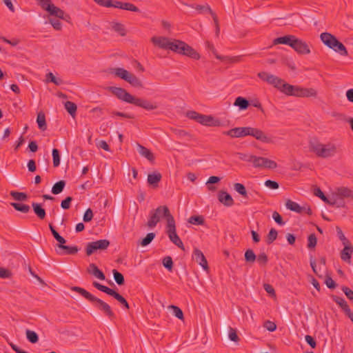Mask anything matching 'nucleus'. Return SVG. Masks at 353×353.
Instances as JSON below:
<instances>
[{
  "label": "nucleus",
  "instance_id": "obj_27",
  "mask_svg": "<svg viewBox=\"0 0 353 353\" xmlns=\"http://www.w3.org/2000/svg\"><path fill=\"white\" fill-rule=\"evenodd\" d=\"M223 333L224 335L226 333H228V336L232 341L237 343L240 340L239 337L238 336V335L236 334V330L230 326H227L225 325H223Z\"/></svg>",
  "mask_w": 353,
  "mask_h": 353
},
{
  "label": "nucleus",
  "instance_id": "obj_55",
  "mask_svg": "<svg viewBox=\"0 0 353 353\" xmlns=\"http://www.w3.org/2000/svg\"><path fill=\"white\" fill-rule=\"evenodd\" d=\"M155 237V234L150 232L147 234L146 236L140 241V245L142 246H146L149 245Z\"/></svg>",
  "mask_w": 353,
  "mask_h": 353
},
{
  "label": "nucleus",
  "instance_id": "obj_1",
  "mask_svg": "<svg viewBox=\"0 0 353 353\" xmlns=\"http://www.w3.org/2000/svg\"><path fill=\"white\" fill-rule=\"evenodd\" d=\"M110 90L119 99L125 102L141 107L147 110H152L157 108V105L150 103L146 99L136 98L122 88L110 87Z\"/></svg>",
  "mask_w": 353,
  "mask_h": 353
},
{
  "label": "nucleus",
  "instance_id": "obj_3",
  "mask_svg": "<svg viewBox=\"0 0 353 353\" xmlns=\"http://www.w3.org/2000/svg\"><path fill=\"white\" fill-rule=\"evenodd\" d=\"M310 151L317 157L327 159L334 157L338 152L337 146L331 142L322 143L317 139H311L309 142Z\"/></svg>",
  "mask_w": 353,
  "mask_h": 353
},
{
  "label": "nucleus",
  "instance_id": "obj_62",
  "mask_svg": "<svg viewBox=\"0 0 353 353\" xmlns=\"http://www.w3.org/2000/svg\"><path fill=\"white\" fill-rule=\"evenodd\" d=\"M336 232L339 239L343 242V245L350 243L349 241L347 239V238L345 236L343 231L339 227H336Z\"/></svg>",
  "mask_w": 353,
  "mask_h": 353
},
{
  "label": "nucleus",
  "instance_id": "obj_54",
  "mask_svg": "<svg viewBox=\"0 0 353 353\" xmlns=\"http://www.w3.org/2000/svg\"><path fill=\"white\" fill-rule=\"evenodd\" d=\"M188 222L194 225H203L205 221L202 216H192L190 217Z\"/></svg>",
  "mask_w": 353,
  "mask_h": 353
},
{
  "label": "nucleus",
  "instance_id": "obj_37",
  "mask_svg": "<svg viewBox=\"0 0 353 353\" xmlns=\"http://www.w3.org/2000/svg\"><path fill=\"white\" fill-rule=\"evenodd\" d=\"M217 59L221 60L222 61L234 63H239L242 61V56H235V57H223V56H217Z\"/></svg>",
  "mask_w": 353,
  "mask_h": 353
},
{
  "label": "nucleus",
  "instance_id": "obj_45",
  "mask_svg": "<svg viewBox=\"0 0 353 353\" xmlns=\"http://www.w3.org/2000/svg\"><path fill=\"white\" fill-rule=\"evenodd\" d=\"M38 4L41 6V8L47 11L48 12L52 9L54 4L51 2L50 0H37Z\"/></svg>",
  "mask_w": 353,
  "mask_h": 353
},
{
  "label": "nucleus",
  "instance_id": "obj_41",
  "mask_svg": "<svg viewBox=\"0 0 353 353\" xmlns=\"http://www.w3.org/2000/svg\"><path fill=\"white\" fill-rule=\"evenodd\" d=\"M221 179L219 176H210L208 181L206 182L207 188L208 190L214 192L216 190V188L211 184L216 183L219 182Z\"/></svg>",
  "mask_w": 353,
  "mask_h": 353
},
{
  "label": "nucleus",
  "instance_id": "obj_29",
  "mask_svg": "<svg viewBox=\"0 0 353 353\" xmlns=\"http://www.w3.org/2000/svg\"><path fill=\"white\" fill-rule=\"evenodd\" d=\"M295 38L294 35L289 34L283 37H278L273 41L274 45L285 44L292 47V43Z\"/></svg>",
  "mask_w": 353,
  "mask_h": 353
},
{
  "label": "nucleus",
  "instance_id": "obj_47",
  "mask_svg": "<svg viewBox=\"0 0 353 353\" xmlns=\"http://www.w3.org/2000/svg\"><path fill=\"white\" fill-rule=\"evenodd\" d=\"M28 340L32 343H36L39 341V336L37 334L32 330H27L26 332Z\"/></svg>",
  "mask_w": 353,
  "mask_h": 353
},
{
  "label": "nucleus",
  "instance_id": "obj_2",
  "mask_svg": "<svg viewBox=\"0 0 353 353\" xmlns=\"http://www.w3.org/2000/svg\"><path fill=\"white\" fill-rule=\"evenodd\" d=\"M71 290L80 294L82 296L92 303L94 307L103 312L108 319H113L115 317V314L109 304L94 296L85 289L74 286L71 288Z\"/></svg>",
  "mask_w": 353,
  "mask_h": 353
},
{
  "label": "nucleus",
  "instance_id": "obj_15",
  "mask_svg": "<svg viewBox=\"0 0 353 353\" xmlns=\"http://www.w3.org/2000/svg\"><path fill=\"white\" fill-rule=\"evenodd\" d=\"M250 127H238L232 128L223 132L224 134L232 138H239L249 136Z\"/></svg>",
  "mask_w": 353,
  "mask_h": 353
},
{
  "label": "nucleus",
  "instance_id": "obj_43",
  "mask_svg": "<svg viewBox=\"0 0 353 353\" xmlns=\"http://www.w3.org/2000/svg\"><path fill=\"white\" fill-rule=\"evenodd\" d=\"M278 232L276 229L271 228L267 235L266 243L268 245L272 244L277 238Z\"/></svg>",
  "mask_w": 353,
  "mask_h": 353
},
{
  "label": "nucleus",
  "instance_id": "obj_60",
  "mask_svg": "<svg viewBox=\"0 0 353 353\" xmlns=\"http://www.w3.org/2000/svg\"><path fill=\"white\" fill-rule=\"evenodd\" d=\"M172 131L179 138H183V137H190L189 133L188 132L183 130L174 128V129H172Z\"/></svg>",
  "mask_w": 353,
  "mask_h": 353
},
{
  "label": "nucleus",
  "instance_id": "obj_63",
  "mask_svg": "<svg viewBox=\"0 0 353 353\" xmlns=\"http://www.w3.org/2000/svg\"><path fill=\"white\" fill-rule=\"evenodd\" d=\"M72 201V197L67 196L64 200H63L61 203V207L64 210H68L70 207V203Z\"/></svg>",
  "mask_w": 353,
  "mask_h": 353
},
{
  "label": "nucleus",
  "instance_id": "obj_38",
  "mask_svg": "<svg viewBox=\"0 0 353 353\" xmlns=\"http://www.w3.org/2000/svg\"><path fill=\"white\" fill-rule=\"evenodd\" d=\"M65 185V181L63 180H61L57 183H55L52 188V192L54 194H60L64 189Z\"/></svg>",
  "mask_w": 353,
  "mask_h": 353
},
{
  "label": "nucleus",
  "instance_id": "obj_18",
  "mask_svg": "<svg viewBox=\"0 0 353 353\" xmlns=\"http://www.w3.org/2000/svg\"><path fill=\"white\" fill-rule=\"evenodd\" d=\"M192 259L204 270H208L209 267L203 253L198 248H194Z\"/></svg>",
  "mask_w": 353,
  "mask_h": 353
},
{
  "label": "nucleus",
  "instance_id": "obj_58",
  "mask_svg": "<svg viewBox=\"0 0 353 353\" xmlns=\"http://www.w3.org/2000/svg\"><path fill=\"white\" fill-rule=\"evenodd\" d=\"M163 265L165 268L171 271L173 268V261L172 257L170 256L164 257L163 259Z\"/></svg>",
  "mask_w": 353,
  "mask_h": 353
},
{
  "label": "nucleus",
  "instance_id": "obj_33",
  "mask_svg": "<svg viewBox=\"0 0 353 353\" xmlns=\"http://www.w3.org/2000/svg\"><path fill=\"white\" fill-rule=\"evenodd\" d=\"M32 206L34 213L39 219H43L46 217V210L42 208L41 204L32 203Z\"/></svg>",
  "mask_w": 353,
  "mask_h": 353
},
{
  "label": "nucleus",
  "instance_id": "obj_53",
  "mask_svg": "<svg viewBox=\"0 0 353 353\" xmlns=\"http://www.w3.org/2000/svg\"><path fill=\"white\" fill-rule=\"evenodd\" d=\"M195 9L198 10L199 12H208L212 17L216 15L214 12L212 11L211 8L208 6H201V5H196L195 7Z\"/></svg>",
  "mask_w": 353,
  "mask_h": 353
},
{
  "label": "nucleus",
  "instance_id": "obj_42",
  "mask_svg": "<svg viewBox=\"0 0 353 353\" xmlns=\"http://www.w3.org/2000/svg\"><path fill=\"white\" fill-rule=\"evenodd\" d=\"M11 205L17 211L23 213H28L30 211V206L20 203H12Z\"/></svg>",
  "mask_w": 353,
  "mask_h": 353
},
{
  "label": "nucleus",
  "instance_id": "obj_40",
  "mask_svg": "<svg viewBox=\"0 0 353 353\" xmlns=\"http://www.w3.org/2000/svg\"><path fill=\"white\" fill-rule=\"evenodd\" d=\"M50 15L57 17L59 19H65V12L63 10L60 9L59 8L55 6L54 5L52 7V9L48 12Z\"/></svg>",
  "mask_w": 353,
  "mask_h": 353
},
{
  "label": "nucleus",
  "instance_id": "obj_7",
  "mask_svg": "<svg viewBox=\"0 0 353 353\" xmlns=\"http://www.w3.org/2000/svg\"><path fill=\"white\" fill-rule=\"evenodd\" d=\"M186 117L203 125L219 126L221 124L220 121L215 119L212 116L202 114L193 110L188 111L186 112Z\"/></svg>",
  "mask_w": 353,
  "mask_h": 353
},
{
  "label": "nucleus",
  "instance_id": "obj_21",
  "mask_svg": "<svg viewBox=\"0 0 353 353\" xmlns=\"http://www.w3.org/2000/svg\"><path fill=\"white\" fill-rule=\"evenodd\" d=\"M56 248V252L58 254H70V255H74L76 254L78 251L79 248L77 246H68L65 245H57Z\"/></svg>",
  "mask_w": 353,
  "mask_h": 353
},
{
  "label": "nucleus",
  "instance_id": "obj_22",
  "mask_svg": "<svg viewBox=\"0 0 353 353\" xmlns=\"http://www.w3.org/2000/svg\"><path fill=\"white\" fill-rule=\"evenodd\" d=\"M317 91L312 88H307L299 86L296 97H316Z\"/></svg>",
  "mask_w": 353,
  "mask_h": 353
},
{
  "label": "nucleus",
  "instance_id": "obj_36",
  "mask_svg": "<svg viewBox=\"0 0 353 353\" xmlns=\"http://www.w3.org/2000/svg\"><path fill=\"white\" fill-rule=\"evenodd\" d=\"M37 122L38 123L39 128L44 131L47 128V124L46 121L45 114L43 112H39L37 114Z\"/></svg>",
  "mask_w": 353,
  "mask_h": 353
},
{
  "label": "nucleus",
  "instance_id": "obj_9",
  "mask_svg": "<svg viewBox=\"0 0 353 353\" xmlns=\"http://www.w3.org/2000/svg\"><path fill=\"white\" fill-rule=\"evenodd\" d=\"M166 234H168L170 240L176 245L178 248L185 250L183 243L178 234H176V225L174 219L170 220L168 224L166 225Z\"/></svg>",
  "mask_w": 353,
  "mask_h": 353
},
{
  "label": "nucleus",
  "instance_id": "obj_48",
  "mask_svg": "<svg viewBox=\"0 0 353 353\" xmlns=\"http://www.w3.org/2000/svg\"><path fill=\"white\" fill-rule=\"evenodd\" d=\"M112 274H113L114 279L118 285H122L124 284V283H125L124 276L121 272H119L117 270H113Z\"/></svg>",
  "mask_w": 353,
  "mask_h": 353
},
{
  "label": "nucleus",
  "instance_id": "obj_31",
  "mask_svg": "<svg viewBox=\"0 0 353 353\" xmlns=\"http://www.w3.org/2000/svg\"><path fill=\"white\" fill-rule=\"evenodd\" d=\"M285 206L291 211L296 212L297 213H301L303 210V208L301 207L297 203L290 199H288L286 201Z\"/></svg>",
  "mask_w": 353,
  "mask_h": 353
},
{
  "label": "nucleus",
  "instance_id": "obj_56",
  "mask_svg": "<svg viewBox=\"0 0 353 353\" xmlns=\"http://www.w3.org/2000/svg\"><path fill=\"white\" fill-rule=\"evenodd\" d=\"M54 167H58L60 164L59 151L57 148H54L52 152Z\"/></svg>",
  "mask_w": 353,
  "mask_h": 353
},
{
  "label": "nucleus",
  "instance_id": "obj_5",
  "mask_svg": "<svg viewBox=\"0 0 353 353\" xmlns=\"http://www.w3.org/2000/svg\"><path fill=\"white\" fill-rule=\"evenodd\" d=\"M321 41L329 48L334 52L339 53L342 56H347L348 52L345 46L340 42L336 37L329 33L323 32L320 35Z\"/></svg>",
  "mask_w": 353,
  "mask_h": 353
},
{
  "label": "nucleus",
  "instance_id": "obj_28",
  "mask_svg": "<svg viewBox=\"0 0 353 353\" xmlns=\"http://www.w3.org/2000/svg\"><path fill=\"white\" fill-rule=\"evenodd\" d=\"M137 150L140 155L146 158L149 161L153 162L154 161L153 153L147 148L137 143Z\"/></svg>",
  "mask_w": 353,
  "mask_h": 353
},
{
  "label": "nucleus",
  "instance_id": "obj_8",
  "mask_svg": "<svg viewBox=\"0 0 353 353\" xmlns=\"http://www.w3.org/2000/svg\"><path fill=\"white\" fill-rule=\"evenodd\" d=\"M92 285L97 290L106 293L107 294L113 296L117 301H118L125 309H129L130 306L126 299L121 296L120 294L114 291V290L109 288L108 287L101 285V283L94 281Z\"/></svg>",
  "mask_w": 353,
  "mask_h": 353
},
{
  "label": "nucleus",
  "instance_id": "obj_25",
  "mask_svg": "<svg viewBox=\"0 0 353 353\" xmlns=\"http://www.w3.org/2000/svg\"><path fill=\"white\" fill-rule=\"evenodd\" d=\"M162 178L161 174L159 172H154L153 173L148 175L147 181L149 185L153 188H157L159 186V183Z\"/></svg>",
  "mask_w": 353,
  "mask_h": 353
},
{
  "label": "nucleus",
  "instance_id": "obj_39",
  "mask_svg": "<svg viewBox=\"0 0 353 353\" xmlns=\"http://www.w3.org/2000/svg\"><path fill=\"white\" fill-rule=\"evenodd\" d=\"M64 105H65V108L66 109L68 112L72 117H74V116L76 115L77 110V105L72 101H68L65 103Z\"/></svg>",
  "mask_w": 353,
  "mask_h": 353
},
{
  "label": "nucleus",
  "instance_id": "obj_4",
  "mask_svg": "<svg viewBox=\"0 0 353 353\" xmlns=\"http://www.w3.org/2000/svg\"><path fill=\"white\" fill-rule=\"evenodd\" d=\"M151 42L161 49L170 50L177 54L184 43L183 41L165 37H153Z\"/></svg>",
  "mask_w": 353,
  "mask_h": 353
},
{
  "label": "nucleus",
  "instance_id": "obj_44",
  "mask_svg": "<svg viewBox=\"0 0 353 353\" xmlns=\"http://www.w3.org/2000/svg\"><path fill=\"white\" fill-rule=\"evenodd\" d=\"M114 73L117 77L126 81L130 72L123 68H117L114 69Z\"/></svg>",
  "mask_w": 353,
  "mask_h": 353
},
{
  "label": "nucleus",
  "instance_id": "obj_19",
  "mask_svg": "<svg viewBox=\"0 0 353 353\" xmlns=\"http://www.w3.org/2000/svg\"><path fill=\"white\" fill-rule=\"evenodd\" d=\"M112 7L116 8H120L122 10H125L131 12H139L140 10L138 7L134 6L133 3L128 2H121L119 1H112Z\"/></svg>",
  "mask_w": 353,
  "mask_h": 353
},
{
  "label": "nucleus",
  "instance_id": "obj_24",
  "mask_svg": "<svg viewBox=\"0 0 353 353\" xmlns=\"http://www.w3.org/2000/svg\"><path fill=\"white\" fill-rule=\"evenodd\" d=\"M87 272L88 274L93 275L94 277L100 279L105 280V276L104 273L99 269V268L94 263H90L87 268Z\"/></svg>",
  "mask_w": 353,
  "mask_h": 353
},
{
  "label": "nucleus",
  "instance_id": "obj_52",
  "mask_svg": "<svg viewBox=\"0 0 353 353\" xmlns=\"http://www.w3.org/2000/svg\"><path fill=\"white\" fill-rule=\"evenodd\" d=\"M10 195L17 201H26L28 199V196L24 192H15L12 191L10 192Z\"/></svg>",
  "mask_w": 353,
  "mask_h": 353
},
{
  "label": "nucleus",
  "instance_id": "obj_10",
  "mask_svg": "<svg viewBox=\"0 0 353 353\" xmlns=\"http://www.w3.org/2000/svg\"><path fill=\"white\" fill-rule=\"evenodd\" d=\"M110 243L108 239H101L90 242L86 245L85 253L88 256H90L97 250H105L109 247Z\"/></svg>",
  "mask_w": 353,
  "mask_h": 353
},
{
  "label": "nucleus",
  "instance_id": "obj_23",
  "mask_svg": "<svg viewBox=\"0 0 353 353\" xmlns=\"http://www.w3.org/2000/svg\"><path fill=\"white\" fill-rule=\"evenodd\" d=\"M219 201L225 206H232L234 204V199L232 196L225 191L221 190L218 194Z\"/></svg>",
  "mask_w": 353,
  "mask_h": 353
},
{
  "label": "nucleus",
  "instance_id": "obj_12",
  "mask_svg": "<svg viewBox=\"0 0 353 353\" xmlns=\"http://www.w3.org/2000/svg\"><path fill=\"white\" fill-rule=\"evenodd\" d=\"M257 76L263 81H266L270 85H272L274 87L277 88L278 90L280 88L281 84L283 83V79L274 76L273 74H269L266 72H261L257 74Z\"/></svg>",
  "mask_w": 353,
  "mask_h": 353
},
{
  "label": "nucleus",
  "instance_id": "obj_20",
  "mask_svg": "<svg viewBox=\"0 0 353 353\" xmlns=\"http://www.w3.org/2000/svg\"><path fill=\"white\" fill-rule=\"evenodd\" d=\"M298 85H292L289 83H287L283 80V83L281 84L280 90L281 92L285 94L288 96H294L296 97V93H298Z\"/></svg>",
  "mask_w": 353,
  "mask_h": 353
},
{
  "label": "nucleus",
  "instance_id": "obj_35",
  "mask_svg": "<svg viewBox=\"0 0 353 353\" xmlns=\"http://www.w3.org/2000/svg\"><path fill=\"white\" fill-rule=\"evenodd\" d=\"M328 205L336 206L337 208H343L345 207V202L341 199H339V196H336L334 195V192L332 193V196L329 199Z\"/></svg>",
  "mask_w": 353,
  "mask_h": 353
},
{
  "label": "nucleus",
  "instance_id": "obj_64",
  "mask_svg": "<svg viewBox=\"0 0 353 353\" xmlns=\"http://www.w3.org/2000/svg\"><path fill=\"white\" fill-rule=\"evenodd\" d=\"M92 218H93L92 210L90 208H88V210H86V211L85 212V213L83 214V220L84 222H89L92 219Z\"/></svg>",
  "mask_w": 353,
  "mask_h": 353
},
{
  "label": "nucleus",
  "instance_id": "obj_30",
  "mask_svg": "<svg viewBox=\"0 0 353 353\" xmlns=\"http://www.w3.org/2000/svg\"><path fill=\"white\" fill-rule=\"evenodd\" d=\"M131 85L134 88H142L143 87V84L141 79H139L136 75L132 73H130L126 81Z\"/></svg>",
  "mask_w": 353,
  "mask_h": 353
},
{
  "label": "nucleus",
  "instance_id": "obj_59",
  "mask_svg": "<svg viewBox=\"0 0 353 353\" xmlns=\"http://www.w3.org/2000/svg\"><path fill=\"white\" fill-rule=\"evenodd\" d=\"M256 260L261 265L265 266L268 261V258L265 253L262 252L256 256Z\"/></svg>",
  "mask_w": 353,
  "mask_h": 353
},
{
  "label": "nucleus",
  "instance_id": "obj_57",
  "mask_svg": "<svg viewBox=\"0 0 353 353\" xmlns=\"http://www.w3.org/2000/svg\"><path fill=\"white\" fill-rule=\"evenodd\" d=\"M238 157L239 159L244 161L250 162L252 163H253V160L254 158V155L241 152L238 153Z\"/></svg>",
  "mask_w": 353,
  "mask_h": 353
},
{
  "label": "nucleus",
  "instance_id": "obj_49",
  "mask_svg": "<svg viewBox=\"0 0 353 353\" xmlns=\"http://www.w3.org/2000/svg\"><path fill=\"white\" fill-rule=\"evenodd\" d=\"M256 259V256L252 250L248 249L245 252V260L248 263H253Z\"/></svg>",
  "mask_w": 353,
  "mask_h": 353
},
{
  "label": "nucleus",
  "instance_id": "obj_17",
  "mask_svg": "<svg viewBox=\"0 0 353 353\" xmlns=\"http://www.w3.org/2000/svg\"><path fill=\"white\" fill-rule=\"evenodd\" d=\"M334 195L339 196V199L343 201L344 199L353 200V190L347 187H339L334 190Z\"/></svg>",
  "mask_w": 353,
  "mask_h": 353
},
{
  "label": "nucleus",
  "instance_id": "obj_32",
  "mask_svg": "<svg viewBox=\"0 0 353 353\" xmlns=\"http://www.w3.org/2000/svg\"><path fill=\"white\" fill-rule=\"evenodd\" d=\"M235 106H238L240 110H246L249 105V101L242 97H238L234 103Z\"/></svg>",
  "mask_w": 353,
  "mask_h": 353
},
{
  "label": "nucleus",
  "instance_id": "obj_6",
  "mask_svg": "<svg viewBox=\"0 0 353 353\" xmlns=\"http://www.w3.org/2000/svg\"><path fill=\"white\" fill-rule=\"evenodd\" d=\"M161 216L165 217L167 224H168L170 219H172V221L174 219L173 216L171 214L169 208L166 205H161L156 210L150 212L147 225L150 228H154L159 222Z\"/></svg>",
  "mask_w": 353,
  "mask_h": 353
},
{
  "label": "nucleus",
  "instance_id": "obj_13",
  "mask_svg": "<svg viewBox=\"0 0 353 353\" xmlns=\"http://www.w3.org/2000/svg\"><path fill=\"white\" fill-rule=\"evenodd\" d=\"M291 48L300 54H308L311 52L309 45L305 41L296 37L293 41V43H292Z\"/></svg>",
  "mask_w": 353,
  "mask_h": 353
},
{
  "label": "nucleus",
  "instance_id": "obj_46",
  "mask_svg": "<svg viewBox=\"0 0 353 353\" xmlns=\"http://www.w3.org/2000/svg\"><path fill=\"white\" fill-rule=\"evenodd\" d=\"M332 299L333 301L336 303L338 304L341 307V309L344 311L346 308L349 307V305H347V302L345 301V300L344 299H343L342 297H340V296H336V295H333L332 296Z\"/></svg>",
  "mask_w": 353,
  "mask_h": 353
},
{
  "label": "nucleus",
  "instance_id": "obj_61",
  "mask_svg": "<svg viewBox=\"0 0 353 353\" xmlns=\"http://www.w3.org/2000/svg\"><path fill=\"white\" fill-rule=\"evenodd\" d=\"M317 243V239L316 237V235L314 234H311L308 236V243L307 247L308 248H314Z\"/></svg>",
  "mask_w": 353,
  "mask_h": 353
},
{
  "label": "nucleus",
  "instance_id": "obj_16",
  "mask_svg": "<svg viewBox=\"0 0 353 353\" xmlns=\"http://www.w3.org/2000/svg\"><path fill=\"white\" fill-rule=\"evenodd\" d=\"M178 54L187 56L195 60H199L201 57L200 54L185 42L183 43Z\"/></svg>",
  "mask_w": 353,
  "mask_h": 353
},
{
  "label": "nucleus",
  "instance_id": "obj_11",
  "mask_svg": "<svg viewBox=\"0 0 353 353\" xmlns=\"http://www.w3.org/2000/svg\"><path fill=\"white\" fill-rule=\"evenodd\" d=\"M252 164L257 168L275 169L277 168V163L274 161L262 157L254 156Z\"/></svg>",
  "mask_w": 353,
  "mask_h": 353
},
{
  "label": "nucleus",
  "instance_id": "obj_34",
  "mask_svg": "<svg viewBox=\"0 0 353 353\" xmlns=\"http://www.w3.org/2000/svg\"><path fill=\"white\" fill-rule=\"evenodd\" d=\"M234 189L236 192H237L240 195H241L244 199L248 198V194L246 190L245 185L240 183H234Z\"/></svg>",
  "mask_w": 353,
  "mask_h": 353
},
{
  "label": "nucleus",
  "instance_id": "obj_26",
  "mask_svg": "<svg viewBox=\"0 0 353 353\" xmlns=\"http://www.w3.org/2000/svg\"><path fill=\"white\" fill-rule=\"evenodd\" d=\"M353 253V247L351 243L344 245V248L341 252V258L343 261L350 263L351 256Z\"/></svg>",
  "mask_w": 353,
  "mask_h": 353
},
{
  "label": "nucleus",
  "instance_id": "obj_14",
  "mask_svg": "<svg viewBox=\"0 0 353 353\" xmlns=\"http://www.w3.org/2000/svg\"><path fill=\"white\" fill-rule=\"evenodd\" d=\"M249 136H252L256 140L263 143H270L273 142L271 137H268L263 131L256 128L250 127Z\"/></svg>",
  "mask_w": 353,
  "mask_h": 353
},
{
  "label": "nucleus",
  "instance_id": "obj_51",
  "mask_svg": "<svg viewBox=\"0 0 353 353\" xmlns=\"http://www.w3.org/2000/svg\"><path fill=\"white\" fill-rule=\"evenodd\" d=\"M112 28L115 32H118L121 36H125L126 34L124 26L120 23H113Z\"/></svg>",
  "mask_w": 353,
  "mask_h": 353
},
{
  "label": "nucleus",
  "instance_id": "obj_50",
  "mask_svg": "<svg viewBox=\"0 0 353 353\" xmlns=\"http://www.w3.org/2000/svg\"><path fill=\"white\" fill-rule=\"evenodd\" d=\"M168 308L172 310L173 314L176 317L180 320H183L184 316L183 311L178 306L171 305L168 306Z\"/></svg>",
  "mask_w": 353,
  "mask_h": 353
}]
</instances>
